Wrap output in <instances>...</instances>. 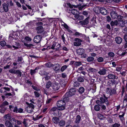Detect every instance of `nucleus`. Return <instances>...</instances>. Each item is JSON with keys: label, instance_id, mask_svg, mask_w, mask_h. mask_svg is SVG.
I'll return each mask as SVG.
<instances>
[{"label": "nucleus", "instance_id": "1", "mask_svg": "<svg viewBox=\"0 0 127 127\" xmlns=\"http://www.w3.org/2000/svg\"><path fill=\"white\" fill-rule=\"evenodd\" d=\"M75 89L74 88L70 89L68 92L66 93L65 95L64 96L63 99L64 100H66L68 99L69 97L74 95L75 94Z\"/></svg>", "mask_w": 127, "mask_h": 127}, {"label": "nucleus", "instance_id": "2", "mask_svg": "<svg viewBox=\"0 0 127 127\" xmlns=\"http://www.w3.org/2000/svg\"><path fill=\"white\" fill-rule=\"evenodd\" d=\"M65 101L63 99V100H60L58 101L57 105L60 110H62L65 109Z\"/></svg>", "mask_w": 127, "mask_h": 127}, {"label": "nucleus", "instance_id": "3", "mask_svg": "<svg viewBox=\"0 0 127 127\" xmlns=\"http://www.w3.org/2000/svg\"><path fill=\"white\" fill-rule=\"evenodd\" d=\"M100 100H97L95 102L97 105H100L101 104H103L105 102H106V103L107 106H108L109 105V103L108 100H107L104 98L103 97H100Z\"/></svg>", "mask_w": 127, "mask_h": 127}, {"label": "nucleus", "instance_id": "4", "mask_svg": "<svg viewBox=\"0 0 127 127\" xmlns=\"http://www.w3.org/2000/svg\"><path fill=\"white\" fill-rule=\"evenodd\" d=\"M34 109V105L32 103H30L26 107V110L28 113H31L33 112V110Z\"/></svg>", "mask_w": 127, "mask_h": 127}, {"label": "nucleus", "instance_id": "5", "mask_svg": "<svg viewBox=\"0 0 127 127\" xmlns=\"http://www.w3.org/2000/svg\"><path fill=\"white\" fill-rule=\"evenodd\" d=\"M3 9H1V7H0V11L1 13L4 12H7L9 10L8 5L6 3H4L2 5Z\"/></svg>", "mask_w": 127, "mask_h": 127}, {"label": "nucleus", "instance_id": "6", "mask_svg": "<svg viewBox=\"0 0 127 127\" xmlns=\"http://www.w3.org/2000/svg\"><path fill=\"white\" fill-rule=\"evenodd\" d=\"M106 94L109 95H110L115 94L116 93V90L115 89L108 88L106 89Z\"/></svg>", "mask_w": 127, "mask_h": 127}, {"label": "nucleus", "instance_id": "7", "mask_svg": "<svg viewBox=\"0 0 127 127\" xmlns=\"http://www.w3.org/2000/svg\"><path fill=\"white\" fill-rule=\"evenodd\" d=\"M74 41H75L74 42V45L76 46H78L81 45V42H82V40L78 38H76L74 39Z\"/></svg>", "mask_w": 127, "mask_h": 127}, {"label": "nucleus", "instance_id": "8", "mask_svg": "<svg viewBox=\"0 0 127 127\" xmlns=\"http://www.w3.org/2000/svg\"><path fill=\"white\" fill-rule=\"evenodd\" d=\"M42 37L41 36L38 35L36 36L33 39L34 42L36 43H38L40 42Z\"/></svg>", "mask_w": 127, "mask_h": 127}, {"label": "nucleus", "instance_id": "9", "mask_svg": "<svg viewBox=\"0 0 127 127\" xmlns=\"http://www.w3.org/2000/svg\"><path fill=\"white\" fill-rule=\"evenodd\" d=\"M37 31V32L38 34H41L42 33H44L43 32H44V29L42 26H38L36 28Z\"/></svg>", "mask_w": 127, "mask_h": 127}, {"label": "nucleus", "instance_id": "10", "mask_svg": "<svg viewBox=\"0 0 127 127\" xmlns=\"http://www.w3.org/2000/svg\"><path fill=\"white\" fill-rule=\"evenodd\" d=\"M52 89L55 91H56L58 90L60 87L59 84L58 83H56L54 84L52 86Z\"/></svg>", "mask_w": 127, "mask_h": 127}, {"label": "nucleus", "instance_id": "11", "mask_svg": "<svg viewBox=\"0 0 127 127\" xmlns=\"http://www.w3.org/2000/svg\"><path fill=\"white\" fill-rule=\"evenodd\" d=\"M100 12L103 15H106L107 14V11L106 9L103 7H100L99 9Z\"/></svg>", "mask_w": 127, "mask_h": 127}, {"label": "nucleus", "instance_id": "12", "mask_svg": "<svg viewBox=\"0 0 127 127\" xmlns=\"http://www.w3.org/2000/svg\"><path fill=\"white\" fill-rule=\"evenodd\" d=\"M89 17H87L84 20L80 21L79 22V23L82 25H87L89 23Z\"/></svg>", "mask_w": 127, "mask_h": 127}, {"label": "nucleus", "instance_id": "13", "mask_svg": "<svg viewBox=\"0 0 127 127\" xmlns=\"http://www.w3.org/2000/svg\"><path fill=\"white\" fill-rule=\"evenodd\" d=\"M52 121L54 124H57L59 123L60 119L58 117H55L53 118Z\"/></svg>", "mask_w": 127, "mask_h": 127}, {"label": "nucleus", "instance_id": "14", "mask_svg": "<svg viewBox=\"0 0 127 127\" xmlns=\"http://www.w3.org/2000/svg\"><path fill=\"white\" fill-rule=\"evenodd\" d=\"M110 15L112 18L113 19H117V14L115 11H112L111 12Z\"/></svg>", "mask_w": 127, "mask_h": 127}, {"label": "nucleus", "instance_id": "15", "mask_svg": "<svg viewBox=\"0 0 127 127\" xmlns=\"http://www.w3.org/2000/svg\"><path fill=\"white\" fill-rule=\"evenodd\" d=\"M59 110H59V108H58V109L56 112L54 113H53V114L55 116H57L59 117H60L62 116V114Z\"/></svg>", "mask_w": 127, "mask_h": 127}, {"label": "nucleus", "instance_id": "16", "mask_svg": "<svg viewBox=\"0 0 127 127\" xmlns=\"http://www.w3.org/2000/svg\"><path fill=\"white\" fill-rule=\"evenodd\" d=\"M107 77L110 79H117L118 78V77L116 76L115 75L112 74H108Z\"/></svg>", "mask_w": 127, "mask_h": 127}, {"label": "nucleus", "instance_id": "17", "mask_svg": "<svg viewBox=\"0 0 127 127\" xmlns=\"http://www.w3.org/2000/svg\"><path fill=\"white\" fill-rule=\"evenodd\" d=\"M106 71L107 70L106 69L103 68L100 69L99 71L98 72V73L100 75H104L106 74Z\"/></svg>", "mask_w": 127, "mask_h": 127}, {"label": "nucleus", "instance_id": "18", "mask_svg": "<svg viewBox=\"0 0 127 127\" xmlns=\"http://www.w3.org/2000/svg\"><path fill=\"white\" fill-rule=\"evenodd\" d=\"M76 52L78 54L81 55L84 53V50L82 48H79L77 50Z\"/></svg>", "mask_w": 127, "mask_h": 127}, {"label": "nucleus", "instance_id": "19", "mask_svg": "<svg viewBox=\"0 0 127 127\" xmlns=\"http://www.w3.org/2000/svg\"><path fill=\"white\" fill-rule=\"evenodd\" d=\"M48 73L45 72H43V73L42 74V75L45 76L44 78L46 81L49 80L50 78V77L49 76Z\"/></svg>", "mask_w": 127, "mask_h": 127}, {"label": "nucleus", "instance_id": "20", "mask_svg": "<svg viewBox=\"0 0 127 127\" xmlns=\"http://www.w3.org/2000/svg\"><path fill=\"white\" fill-rule=\"evenodd\" d=\"M115 40L116 42L118 44H120L122 41V39L120 37H117L115 38Z\"/></svg>", "mask_w": 127, "mask_h": 127}, {"label": "nucleus", "instance_id": "21", "mask_svg": "<svg viewBox=\"0 0 127 127\" xmlns=\"http://www.w3.org/2000/svg\"><path fill=\"white\" fill-rule=\"evenodd\" d=\"M81 119L80 116L79 115H77L75 119V120L74 122L76 124H78L79 123Z\"/></svg>", "mask_w": 127, "mask_h": 127}, {"label": "nucleus", "instance_id": "22", "mask_svg": "<svg viewBox=\"0 0 127 127\" xmlns=\"http://www.w3.org/2000/svg\"><path fill=\"white\" fill-rule=\"evenodd\" d=\"M59 125L61 127L64 126L65 124V122L64 120H62L59 122Z\"/></svg>", "mask_w": 127, "mask_h": 127}, {"label": "nucleus", "instance_id": "23", "mask_svg": "<svg viewBox=\"0 0 127 127\" xmlns=\"http://www.w3.org/2000/svg\"><path fill=\"white\" fill-rule=\"evenodd\" d=\"M54 64V66H55L54 68V70L56 71H58L59 70L60 68V66L59 64L57 63L56 64Z\"/></svg>", "mask_w": 127, "mask_h": 127}, {"label": "nucleus", "instance_id": "24", "mask_svg": "<svg viewBox=\"0 0 127 127\" xmlns=\"http://www.w3.org/2000/svg\"><path fill=\"white\" fill-rule=\"evenodd\" d=\"M72 64L75 66H78L82 64L81 62H80L72 61Z\"/></svg>", "mask_w": 127, "mask_h": 127}, {"label": "nucleus", "instance_id": "25", "mask_svg": "<svg viewBox=\"0 0 127 127\" xmlns=\"http://www.w3.org/2000/svg\"><path fill=\"white\" fill-rule=\"evenodd\" d=\"M118 24V22L117 20H115V21H112L110 23V25L112 26H117Z\"/></svg>", "mask_w": 127, "mask_h": 127}, {"label": "nucleus", "instance_id": "26", "mask_svg": "<svg viewBox=\"0 0 127 127\" xmlns=\"http://www.w3.org/2000/svg\"><path fill=\"white\" fill-rule=\"evenodd\" d=\"M74 17L76 19L79 20H83L84 19V17L82 15H74Z\"/></svg>", "mask_w": 127, "mask_h": 127}, {"label": "nucleus", "instance_id": "27", "mask_svg": "<svg viewBox=\"0 0 127 127\" xmlns=\"http://www.w3.org/2000/svg\"><path fill=\"white\" fill-rule=\"evenodd\" d=\"M85 91L84 88L83 87H80L79 88L78 90V91L80 94H82Z\"/></svg>", "mask_w": 127, "mask_h": 127}, {"label": "nucleus", "instance_id": "28", "mask_svg": "<svg viewBox=\"0 0 127 127\" xmlns=\"http://www.w3.org/2000/svg\"><path fill=\"white\" fill-rule=\"evenodd\" d=\"M4 118L5 119V121H9L11 118V116L9 114L6 115L4 116Z\"/></svg>", "mask_w": 127, "mask_h": 127}, {"label": "nucleus", "instance_id": "29", "mask_svg": "<svg viewBox=\"0 0 127 127\" xmlns=\"http://www.w3.org/2000/svg\"><path fill=\"white\" fill-rule=\"evenodd\" d=\"M58 109L56 107H53L51 108V110H50V114H53V113H54Z\"/></svg>", "mask_w": 127, "mask_h": 127}, {"label": "nucleus", "instance_id": "30", "mask_svg": "<svg viewBox=\"0 0 127 127\" xmlns=\"http://www.w3.org/2000/svg\"><path fill=\"white\" fill-rule=\"evenodd\" d=\"M71 13L75 15H77L78 14V12L77 10L75 9H72L71 10Z\"/></svg>", "mask_w": 127, "mask_h": 127}, {"label": "nucleus", "instance_id": "31", "mask_svg": "<svg viewBox=\"0 0 127 127\" xmlns=\"http://www.w3.org/2000/svg\"><path fill=\"white\" fill-rule=\"evenodd\" d=\"M118 24L120 26L123 27L125 26V22L123 21H119Z\"/></svg>", "mask_w": 127, "mask_h": 127}, {"label": "nucleus", "instance_id": "32", "mask_svg": "<svg viewBox=\"0 0 127 127\" xmlns=\"http://www.w3.org/2000/svg\"><path fill=\"white\" fill-rule=\"evenodd\" d=\"M45 65L48 67H50L52 66H54L55 65L52 64L50 62H48L45 64Z\"/></svg>", "mask_w": 127, "mask_h": 127}, {"label": "nucleus", "instance_id": "33", "mask_svg": "<svg viewBox=\"0 0 127 127\" xmlns=\"http://www.w3.org/2000/svg\"><path fill=\"white\" fill-rule=\"evenodd\" d=\"M52 83L50 81H48L47 82L46 85V87L48 89L51 86Z\"/></svg>", "mask_w": 127, "mask_h": 127}, {"label": "nucleus", "instance_id": "34", "mask_svg": "<svg viewBox=\"0 0 127 127\" xmlns=\"http://www.w3.org/2000/svg\"><path fill=\"white\" fill-rule=\"evenodd\" d=\"M94 109L95 111H98L100 110V107L98 105H96L94 106Z\"/></svg>", "mask_w": 127, "mask_h": 127}, {"label": "nucleus", "instance_id": "35", "mask_svg": "<svg viewBox=\"0 0 127 127\" xmlns=\"http://www.w3.org/2000/svg\"><path fill=\"white\" fill-rule=\"evenodd\" d=\"M57 45H59L58 43H57L54 42L53 43V45H52V47L50 48L51 49H55V47H56V46H57Z\"/></svg>", "mask_w": 127, "mask_h": 127}, {"label": "nucleus", "instance_id": "36", "mask_svg": "<svg viewBox=\"0 0 127 127\" xmlns=\"http://www.w3.org/2000/svg\"><path fill=\"white\" fill-rule=\"evenodd\" d=\"M94 58L92 57H89L87 59V61L89 62L93 61L94 60Z\"/></svg>", "mask_w": 127, "mask_h": 127}, {"label": "nucleus", "instance_id": "37", "mask_svg": "<svg viewBox=\"0 0 127 127\" xmlns=\"http://www.w3.org/2000/svg\"><path fill=\"white\" fill-rule=\"evenodd\" d=\"M16 74H18V76L20 77L21 76L22 73L20 70L18 69L16 70Z\"/></svg>", "mask_w": 127, "mask_h": 127}, {"label": "nucleus", "instance_id": "38", "mask_svg": "<svg viewBox=\"0 0 127 127\" xmlns=\"http://www.w3.org/2000/svg\"><path fill=\"white\" fill-rule=\"evenodd\" d=\"M10 122L11 124L12 125L16 123V120L14 119L11 118L9 121Z\"/></svg>", "mask_w": 127, "mask_h": 127}, {"label": "nucleus", "instance_id": "39", "mask_svg": "<svg viewBox=\"0 0 127 127\" xmlns=\"http://www.w3.org/2000/svg\"><path fill=\"white\" fill-rule=\"evenodd\" d=\"M0 107L1 108L0 109V112L2 113H4L5 111L6 110V109L3 107H1V105L0 106Z\"/></svg>", "mask_w": 127, "mask_h": 127}, {"label": "nucleus", "instance_id": "40", "mask_svg": "<svg viewBox=\"0 0 127 127\" xmlns=\"http://www.w3.org/2000/svg\"><path fill=\"white\" fill-rule=\"evenodd\" d=\"M8 103L6 101H4L2 104L1 105V107H4L6 105H8Z\"/></svg>", "mask_w": 127, "mask_h": 127}, {"label": "nucleus", "instance_id": "41", "mask_svg": "<svg viewBox=\"0 0 127 127\" xmlns=\"http://www.w3.org/2000/svg\"><path fill=\"white\" fill-rule=\"evenodd\" d=\"M5 126L7 127L8 126L12 125L11 124L9 121H6L5 122Z\"/></svg>", "mask_w": 127, "mask_h": 127}, {"label": "nucleus", "instance_id": "42", "mask_svg": "<svg viewBox=\"0 0 127 127\" xmlns=\"http://www.w3.org/2000/svg\"><path fill=\"white\" fill-rule=\"evenodd\" d=\"M80 84L77 81L75 82L74 83L73 85L75 87H77L79 86Z\"/></svg>", "mask_w": 127, "mask_h": 127}, {"label": "nucleus", "instance_id": "43", "mask_svg": "<svg viewBox=\"0 0 127 127\" xmlns=\"http://www.w3.org/2000/svg\"><path fill=\"white\" fill-rule=\"evenodd\" d=\"M27 119H24V121L23 123V124H24L25 127H28L27 123Z\"/></svg>", "mask_w": 127, "mask_h": 127}, {"label": "nucleus", "instance_id": "44", "mask_svg": "<svg viewBox=\"0 0 127 127\" xmlns=\"http://www.w3.org/2000/svg\"><path fill=\"white\" fill-rule=\"evenodd\" d=\"M67 67V66L66 65H64L61 67V70L62 72H63Z\"/></svg>", "mask_w": 127, "mask_h": 127}, {"label": "nucleus", "instance_id": "45", "mask_svg": "<svg viewBox=\"0 0 127 127\" xmlns=\"http://www.w3.org/2000/svg\"><path fill=\"white\" fill-rule=\"evenodd\" d=\"M36 68H35L34 70H32L31 69L30 70V73L32 75L36 73V71L35 70H36Z\"/></svg>", "mask_w": 127, "mask_h": 127}, {"label": "nucleus", "instance_id": "46", "mask_svg": "<svg viewBox=\"0 0 127 127\" xmlns=\"http://www.w3.org/2000/svg\"><path fill=\"white\" fill-rule=\"evenodd\" d=\"M16 70L13 69H11L9 70V72L11 73L16 74Z\"/></svg>", "mask_w": 127, "mask_h": 127}, {"label": "nucleus", "instance_id": "47", "mask_svg": "<svg viewBox=\"0 0 127 127\" xmlns=\"http://www.w3.org/2000/svg\"><path fill=\"white\" fill-rule=\"evenodd\" d=\"M95 70V69L94 68L91 67H90L88 68L87 71L88 72H91L94 71Z\"/></svg>", "mask_w": 127, "mask_h": 127}, {"label": "nucleus", "instance_id": "48", "mask_svg": "<svg viewBox=\"0 0 127 127\" xmlns=\"http://www.w3.org/2000/svg\"><path fill=\"white\" fill-rule=\"evenodd\" d=\"M104 59L102 57H100L97 59V61L99 62H101L103 61Z\"/></svg>", "mask_w": 127, "mask_h": 127}, {"label": "nucleus", "instance_id": "49", "mask_svg": "<svg viewBox=\"0 0 127 127\" xmlns=\"http://www.w3.org/2000/svg\"><path fill=\"white\" fill-rule=\"evenodd\" d=\"M0 44L2 47L6 45V42L4 41H1L0 42Z\"/></svg>", "mask_w": 127, "mask_h": 127}, {"label": "nucleus", "instance_id": "50", "mask_svg": "<svg viewBox=\"0 0 127 127\" xmlns=\"http://www.w3.org/2000/svg\"><path fill=\"white\" fill-rule=\"evenodd\" d=\"M77 80L79 82H83L84 81V78L82 77H79Z\"/></svg>", "mask_w": 127, "mask_h": 127}, {"label": "nucleus", "instance_id": "51", "mask_svg": "<svg viewBox=\"0 0 127 127\" xmlns=\"http://www.w3.org/2000/svg\"><path fill=\"white\" fill-rule=\"evenodd\" d=\"M32 87L34 90L37 91H39L40 90V89L39 88H38L32 85Z\"/></svg>", "mask_w": 127, "mask_h": 127}, {"label": "nucleus", "instance_id": "52", "mask_svg": "<svg viewBox=\"0 0 127 127\" xmlns=\"http://www.w3.org/2000/svg\"><path fill=\"white\" fill-rule=\"evenodd\" d=\"M123 18V17L121 15H119L118 16H117V18L118 21H121L122 20V19Z\"/></svg>", "mask_w": 127, "mask_h": 127}, {"label": "nucleus", "instance_id": "53", "mask_svg": "<svg viewBox=\"0 0 127 127\" xmlns=\"http://www.w3.org/2000/svg\"><path fill=\"white\" fill-rule=\"evenodd\" d=\"M108 55L110 57H113L114 56V53L113 52H110L108 53Z\"/></svg>", "mask_w": 127, "mask_h": 127}, {"label": "nucleus", "instance_id": "54", "mask_svg": "<svg viewBox=\"0 0 127 127\" xmlns=\"http://www.w3.org/2000/svg\"><path fill=\"white\" fill-rule=\"evenodd\" d=\"M24 45L27 47H31L33 46L34 45L31 44H27L26 43H24Z\"/></svg>", "mask_w": 127, "mask_h": 127}, {"label": "nucleus", "instance_id": "55", "mask_svg": "<svg viewBox=\"0 0 127 127\" xmlns=\"http://www.w3.org/2000/svg\"><path fill=\"white\" fill-rule=\"evenodd\" d=\"M4 89L6 91H9L10 90V89L9 88H7V87H4L3 88H2L1 89V90H0V92L1 93H2L3 92L2 91V89Z\"/></svg>", "mask_w": 127, "mask_h": 127}, {"label": "nucleus", "instance_id": "56", "mask_svg": "<svg viewBox=\"0 0 127 127\" xmlns=\"http://www.w3.org/2000/svg\"><path fill=\"white\" fill-rule=\"evenodd\" d=\"M97 116L100 119H103V116L100 113L97 114Z\"/></svg>", "mask_w": 127, "mask_h": 127}, {"label": "nucleus", "instance_id": "57", "mask_svg": "<svg viewBox=\"0 0 127 127\" xmlns=\"http://www.w3.org/2000/svg\"><path fill=\"white\" fill-rule=\"evenodd\" d=\"M34 94L35 96L36 97H38L39 96L40 94L39 93L36 91H34Z\"/></svg>", "mask_w": 127, "mask_h": 127}, {"label": "nucleus", "instance_id": "58", "mask_svg": "<svg viewBox=\"0 0 127 127\" xmlns=\"http://www.w3.org/2000/svg\"><path fill=\"white\" fill-rule=\"evenodd\" d=\"M120 126V124L115 123V124L113 125L112 127H119Z\"/></svg>", "mask_w": 127, "mask_h": 127}, {"label": "nucleus", "instance_id": "59", "mask_svg": "<svg viewBox=\"0 0 127 127\" xmlns=\"http://www.w3.org/2000/svg\"><path fill=\"white\" fill-rule=\"evenodd\" d=\"M25 39L27 41H31L32 39L29 36H26L25 37Z\"/></svg>", "mask_w": 127, "mask_h": 127}, {"label": "nucleus", "instance_id": "60", "mask_svg": "<svg viewBox=\"0 0 127 127\" xmlns=\"http://www.w3.org/2000/svg\"><path fill=\"white\" fill-rule=\"evenodd\" d=\"M99 106H101V108L102 110H105L106 109V107L103 104H101L100 105H99Z\"/></svg>", "mask_w": 127, "mask_h": 127}, {"label": "nucleus", "instance_id": "61", "mask_svg": "<svg viewBox=\"0 0 127 127\" xmlns=\"http://www.w3.org/2000/svg\"><path fill=\"white\" fill-rule=\"evenodd\" d=\"M23 111V109L21 108H20L18 109L17 112L18 113H22Z\"/></svg>", "mask_w": 127, "mask_h": 127}, {"label": "nucleus", "instance_id": "62", "mask_svg": "<svg viewBox=\"0 0 127 127\" xmlns=\"http://www.w3.org/2000/svg\"><path fill=\"white\" fill-rule=\"evenodd\" d=\"M111 20V18L109 16H107L106 17V20L108 22H110Z\"/></svg>", "mask_w": 127, "mask_h": 127}, {"label": "nucleus", "instance_id": "63", "mask_svg": "<svg viewBox=\"0 0 127 127\" xmlns=\"http://www.w3.org/2000/svg\"><path fill=\"white\" fill-rule=\"evenodd\" d=\"M16 5L18 7L21 8V5L19 2L17 1H16Z\"/></svg>", "mask_w": 127, "mask_h": 127}, {"label": "nucleus", "instance_id": "64", "mask_svg": "<svg viewBox=\"0 0 127 127\" xmlns=\"http://www.w3.org/2000/svg\"><path fill=\"white\" fill-rule=\"evenodd\" d=\"M18 109L17 107H15L14 108L13 111L14 112L17 113Z\"/></svg>", "mask_w": 127, "mask_h": 127}]
</instances>
